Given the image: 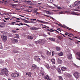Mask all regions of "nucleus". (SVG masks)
I'll return each instance as SVG.
<instances>
[{"label": "nucleus", "mask_w": 80, "mask_h": 80, "mask_svg": "<svg viewBox=\"0 0 80 80\" xmlns=\"http://www.w3.org/2000/svg\"><path fill=\"white\" fill-rule=\"evenodd\" d=\"M8 71L7 69H1L0 75H4L5 74L6 76H8Z\"/></svg>", "instance_id": "1"}, {"label": "nucleus", "mask_w": 80, "mask_h": 80, "mask_svg": "<svg viewBox=\"0 0 80 80\" xmlns=\"http://www.w3.org/2000/svg\"><path fill=\"white\" fill-rule=\"evenodd\" d=\"M40 73L41 75L42 76V77H43V78H46L48 80H50V78H49L48 75L45 76V75L44 74V72H43L41 71L40 72Z\"/></svg>", "instance_id": "2"}, {"label": "nucleus", "mask_w": 80, "mask_h": 80, "mask_svg": "<svg viewBox=\"0 0 80 80\" xmlns=\"http://www.w3.org/2000/svg\"><path fill=\"white\" fill-rule=\"evenodd\" d=\"M76 78L78 79L80 78V74L78 72H75L73 74Z\"/></svg>", "instance_id": "3"}, {"label": "nucleus", "mask_w": 80, "mask_h": 80, "mask_svg": "<svg viewBox=\"0 0 80 80\" xmlns=\"http://www.w3.org/2000/svg\"><path fill=\"white\" fill-rule=\"evenodd\" d=\"M34 59L37 62L38 61H39V62H40L41 59L39 58V56H37L35 57Z\"/></svg>", "instance_id": "4"}, {"label": "nucleus", "mask_w": 80, "mask_h": 80, "mask_svg": "<svg viewBox=\"0 0 80 80\" xmlns=\"http://www.w3.org/2000/svg\"><path fill=\"white\" fill-rule=\"evenodd\" d=\"M11 41L13 43H17V42H18V40L15 39H11Z\"/></svg>", "instance_id": "5"}, {"label": "nucleus", "mask_w": 80, "mask_h": 80, "mask_svg": "<svg viewBox=\"0 0 80 80\" xmlns=\"http://www.w3.org/2000/svg\"><path fill=\"white\" fill-rule=\"evenodd\" d=\"M80 3V1H77L74 3V6H78Z\"/></svg>", "instance_id": "6"}, {"label": "nucleus", "mask_w": 80, "mask_h": 80, "mask_svg": "<svg viewBox=\"0 0 80 80\" xmlns=\"http://www.w3.org/2000/svg\"><path fill=\"white\" fill-rule=\"evenodd\" d=\"M30 29L31 30H39V29H41V28H36V27H32V28H31Z\"/></svg>", "instance_id": "7"}, {"label": "nucleus", "mask_w": 80, "mask_h": 80, "mask_svg": "<svg viewBox=\"0 0 80 80\" xmlns=\"http://www.w3.org/2000/svg\"><path fill=\"white\" fill-rule=\"evenodd\" d=\"M7 36H3L2 38V40L4 42H7Z\"/></svg>", "instance_id": "8"}, {"label": "nucleus", "mask_w": 80, "mask_h": 80, "mask_svg": "<svg viewBox=\"0 0 80 80\" xmlns=\"http://www.w3.org/2000/svg\"><path fill=\"white\" fill-rule=\"evenodd\" d=\"M76 55H78V57H79V58L76 57V58H77V59H78V60H80V52H77L76 53Z\"/></svg>", "instance_id": "9"}, {"label": "nucleus", "mask_w": 80, "mask_h": 80, "mask_svg": "<svg viewBox=\"0 0 80 80\" xmlns=\"http://www.w3.org/2000/svg\"><path fill=\"white\" fill-rule=\"evenodd\" d=\"M49 40H51V41H52V42H54L55 40V38H48Z\"/></svg>", "instance_id": "10"}, {"label": "nucleus", "mask_w": 80, "mask_h": 80, "mask_svg": "<svg viewBox=\"0 0 80 80\" xmlns=\"http://www.w3.org/2000/svg\"><path fill=\"white\" fill-rule=\"evenodd\" d=\"M58 62L59 64H61L62 63V61L59 58L58 59Z\"/></svg>", "instance_id": "11"}, {"label": "nucleus", "mask_w": 80, "mask_h": 80, "mask_svg": "<svg viewBox=\"0 0 80 80\" xmlns=\"http://www.w3.org/2000/svg\"><path fill=\"white\" fill-rule=\"evenodd\" d=\"M61 70L62 71H65L66 70H67V68L65 67H62L61 68Z\"/></svg>", "instance_id": "12"}, {"label": "nucleus", "mask_w": 80, "mask_h": 80, "mask_svg": "<svg viewBox=\"0 0 80 80\" xmlns=\"http://www.w3.org/2000/svg\"><path fill=\"white\" fill-rule=\"evenodd\" d=\"M36 68H37V66H36L35 64H33L32 68V70H35Z\"/></svg>", "instance_id": "13"}, {"label": "nucleus", "mask_w": 80, "mask_h": 80, "mask_svg": "<svg viewBox=\"0 0 80 80\" xmlns=\"http://www.w3.org/2000/svg\"><path fill=\"white\" fill-rule=\"evenodd\" d=\"M72 57V54H68V58H69V59H71Z\"/></svg>", "instance_id": "14"}, {"label": "nucleus", "mask_w": 80, "mask_h": 80, "mask_svg": "<svg viewBox=\"0 0 80 80\" xmlns=\"http://www.w3.org/2000/svg\"><path fill=\"white\" fill-rule=\"evenodd\" d=\"M40 43H45V40L44 39L40 40Z\"/></svg>", "instance_id": "15"}, {"label": "nucleus", "mask_w": 80, "mask_h": 80, "mask_svg": "<svg viewBox=\"0 0 80 80\" xmlns=\"http://www.w3.org/2000/svg\"><path fill=\"white\" fill-rule=\"evenodd\" d=\"M67 12L66 11H61L60 12H59V14H62V13H67Z\"/></svg>", "instance_id": "16"}, {"label": "nucleus", "mask_w": 80, "mask_h": 80, "mask_svg": "<svg viewBox=\"0 0 80 80\" xmlns=\"http://www.w3.org/2000/svg\"><path fill=\"white\" fill-rule=\"evenodd\" d=\"M26 75H28V77H31V75H32V73L30 72H27L26 74Z\"/></svg>", "instance_id": "17"}, {"label": "nucleus", "mask_w": 80, "mask_h": 80, "mask_svg": "<svg viewBox=\"0 0 80 80\" xmlns=\"http://www.w3.org/2000/svg\"><path fill=\"white\" fill-rule=\"evenodd\" d=\"M45 67H46L47 69H49L50 68L49 65H48V64H46L45 65Z\"/></svg>", "instance_id": "18"}, {"label": "nucleus", "mask_w": 80, "mask_h": 80, "mask_svg": "<svg viewBox=\"0 0 80 80\" xmlns=\"http://www.w3.org/2000/svg\"><path fill=\"white\" fill-rule=\"evenodd\" d=\"M37 20L38 22H40L41 23H47V22H44V21H41V20H39L38 19Z\"/></svg>", "instance_id": "19"}, {"label": "nucleus", "mask_w": 80, "mask_h": 80, "mask_svg": "<svg viewBox=\"0 0 80 80\" xmlns=\"http://www.w3.org/2000/svg\"><path fill=\"white\" fill-rule=\"evenodd\" d=\"M51 61L52 62L53 64H55V59H52Z\"/></svg>", "instance_id": "20"}, {"label": "nucleus", "mask_w": 80, "mask_h": 80, "mask_svg": "<svg viewBox=\"0 0 80 80\" xmlns=\"http://www.w3.org/2000/svg\"><path fill=\"white\" fill-rule=\"evenodd\" d=\"M14 78L15 77H18V76H19V74H18L16 73H14Z\"/></svg>", "instance_id": "21"}, {"label": "nucleus", "mask_w": 80, "mask_h": 80, "mask_svg": "<svg viewBox=\"0 0 80 80\" xmlns=\"http://www.w3.org/2000/svg\"><path fill=\"white\" fill-rule=\"evenodd\" d=\"M56 48L57 51H59L60 50V48L59 47H57Z\"/></svg>", "instance_id": "22"}, {"label": "nucleus", "mask_w": 80, "mask_h": 80, "mask_svg": "<svg viewBox=\"0 0 80 80\" xmlns=\"http://www.w3.org/2000/svg\"><path fill=\"white\" fill-rule=\"evenodd\" d=\"M15 35L16 36V37H14V38H19V35H18V34H15Z\"/></svg>", "instance_id": "23"}, {"label": "nucleus", "mask_w": 80, "mask_h": 80, "mask_svg": "<svg viewBox=\"0 0 80 80\" xmlns=\"http://www.w3.org/2000/svg\"><path fill=\"white\" fill-rule=\"evenodd\" d=\"M28 38H29V39H31V40H32V39H33V38L32 36H28Z\"/></svg>", "instance_id": "24"}, {"label": "nucleus", "mask_w": 80, "mask_h": 80, "mask_svg": "<svg viewBox=\"0 0 80 80\" xmlns=\"http://www.w3.org/2000/svg\"><path fill=\"white\" fill-rule=\"evenodd\" d=\"M34 13H36V15H40V13L37 11H34Z\"/></svg>", "instance_id": "25"}, {"label": "nucleus", "mask_w": 80, "mask_h": 80, "mask_svg": "<svg viewBox=\"0 0 80 80\" xmlns=\"http://www.w3.org/2000/svg\"><path fill=\"white\" fill-rule=\"evenodd\" d=\"M35 43H37V44H38V43H40V40H38L37 41L35 42Z\"/></svg>", "instance_id": "26"}, {"label": "nucleus", "mask_w": 80, "mask_h": 80, "mask_svg": "<svg viewBox=\"0 0 80 80\" xmlns=\"http://www.w3.org/2000/svg\"><path fill=\"white\" fill-rule=\"evenodd\" d=\"M14 23H16V22H12L11 23H9L10 25H14L15 24Z\"/></svg>", "instance_id": "27"}, {"label": "nucleus", "mask_w": 80, "mask_h": 80, "mask_svg": "<svg viewBox=\"0 0 80 80\" xmlns=\"http://www.w3.org/2000/svg\"><path fill=\"white\" fill-rule=\"evenodd\" d=\"M58 55H59V56H62V55H63V53L61 52L60 53L58 54Z\"/></svg>", "instance_id": "28"}, {"label": "nucleus", "mask_w": 80, "mask_h": 80, "mask_svg": "<svg viewBox=\"0 0 80 80\" xmlns=\"http://www.w3.org/2000/svg\"><path fill=\"white\" fill-rule=\"evenodd\" d=\"M47 54L48 55H50V54H51V52L48 51H47Z\"/></svg>", "instance_id": "29"}, {"label": "nucleus", "mask_w": 80, "mask_h": 80, "mask_svg": "<svg viewBox=\"0 0 80 80\" xmlns=\"http://www.w3.org/2000/svg\"><path fill=\"white\" fill-rule=\"evenodd\" d=\"M48 13L49 15H52V12H51V11L50 10L48 11Z\"/></svg>", "instance_id": "30"}, {"label": "nucleus", "mask_w": 80, "mask_h": 80, "mask_svg": "<svg viewBox=\"0 0 80 80\" xmlns=\"http://www.w3.org/2000/svg\"><path fill=\"white\" fill-rule=\"evenodd\" d=\"M58 77L59 80H63V79H62V77L59 76Z\"/></svg>", "instance_id": "31"}, {"label": "nucleus", "mask_w": 80, "mask_h": 80, "mask_svg": "<svg viewBox=\"0 0 80 80\" xmlns=\"http://www.w3.org/2000/svg\"><path fill=\"white\" fill-rule=\"evenodd\" d=\"M48 2L49 3H52V2H53V1L52 0H48Z\"/></svg>", "instance_id": "32"}, {"label": "nucleus", "mask_w": 80, "mask_h": 80, "mask_svg": "<svg viewBox=\"0 0 80 80\" xmlns=\"http://www.w3.org/2000/svg\"><path fill=\"white\" fill-rule=\"evenodd\" d=\"M70 13H71V14H72V15H75V14L74 12H70Z\"/></svg>", "instance_id": "33"}, {"label": "nucleus", "mask_w": 80, "mask_h": 80, "mask_svg": "<svg viewBox=\"0 0 80 80\" xmlns=\"http://www.w3.org/2000/svg\"><path fill=\"white\" fill-rule=\"evenodd\" d=\"M14 73H13L11 74V76L12 77H14V78H15V76H14Z\"/></svg>", "instance_id": "34"}, {"label": "nucleus", "mask_w": 80, "mask_h": 80, "mask_svg": "<svg viewBox=\"0 0 80 80\" xmlns=\"http://www.w3.org/2000/svg\"><path fill=\"white\" fill-rule=\"evenodd\" d=\"M58 38L60 40H62V36H59L58 37Z\"/></svg>", "instance_id": "35"}, {"label": "nucleus", "mask_w": 80, "mask_h": 80, "mask_svg": "<svg viewBox=\"0 0 80 80\" xmlns=\"http://www.w3.org/2000/svg\"><path fill=\"white\" fill-rule=\"evenodd\" d=\"M38 8H34V10L35 11H38Z\"/></svg>", "instance_id": "36"}, {"label": "nucleus", "mask_w": 80, "mask_h": 80, "mask_svg": "<svg viewBox=\"0 0 80 80\" xmlns=\"http://www.w3.org/2000/svg\"><path fill=\"white\" fill-rule=\"evenodd\" d=\"M5 22H1V25H5Z\"/></svg>", "instance_id": "37"}, {"label": "nucleus", "mask_w": 80, "mask_h": 80, "mask_svg": "<svg viewBox=\"0 0 80 80\" xmlns=\"http://www.w3.org/2000/svg\"><path fill=\"white\" fill-rule=\"evenodd\" d=\"M50 67L51 68H52V70H54V68H53V66H50Z\"/></svg>", "instance_id": "38"}, {"label": "nucleus", "mask_w": 80, "mask_h": 80, "mask_svg": "<svg viewBox=\"0 0 80 80\" xmlns=\"http://www.w3.org/2000/svg\"><path fill=\"white\" fill-rule=\"evenodd\" d=\"M12 32H13V33H16V32H17V31H16L14 30H12Z\"/></svg>", "instance_id": "39"}, {"label": "nucleus", "mask_w": 80, "mask_h": 80, "mask_svg": "<svg viewBox=\"0 0 80 80\" xmlns=\"http://www.w3.org/2000/svg\"><path fill=\"white\" fill-rule=\"evenodd\" d=\"M13 52H14V53H18V51L14 50V51H13Z\"/></svg>", "instance_id": "40"}, {"label": "nucleus", "mask_w": 80, "mask_h": 80, "mask_svg": "<svg viewBox=\"0 0 80 80\" xmlns=\"http://www.w3.org/2000/svg\"><path fill=\"white\" fill-rule=\"evenodd\" d=\"M41 57H42V58H45V56H43V55H41Z\"/></svg>", "instance_id": "41"}, {"label": "nucleus", "mask_w": 80, "mask_h": 80, "mask_svg": "<svg viewBox=\"0 0 80 80\" xmlns=\"http://www.w3.org/2000/svg\"><path fill=\"white\" fill-rule=\"evenodd\" d=\"M57 9H59V10H60V9H62V8H60V7H58L57 8Z\"/></svg>", "instance_id": "42"}, {"label": "nucleus", "mask_w": 80, "mask_h": 80, "mask_svg": "<svg viewBox=\"0 0 80 80\" xmlns=\"http://www.w3.org/2000/svg\"><path fill=\"white\" fill-rule=\"evenodd\" d=\"M58 72H59V73H62V71H61V70L59 69H58Z\"/></svg>", "instance_id": "43"}, {"label": "nucleus", "mask_w": 80, "mask_h": 80, "mask_svg": "<svg viewBox=\"0 0 80 80\" xmlns=\"http://www.w3.org/2000/svg\"><path fill=\"white\" fill-rule=\"evenodd\" d=\"M53 68H54V70L55 69V68H56V66H55V65H53Z\"/></svg>", "instance_id": "44"}, {"label": "nucleus", "mask_w": 80, "mask_h": 80, "mask_svg": "<svg viewBox=\"0 0 80 80\" xmlns=\"http://www.w3.org/2000/svg\"><path fill=\"white\" fill-rule=\"evenodd\" d=\"M67 33L69 35H73V34L71 33H69L68 32H67Z\"/></svg>", "instance_id": "45"}, {"label": "nucleus", "mask_w": 80, "mask_h": 80, "mask_svg": "<svg viewBox=\"0 0 80 80\" xmlns=\"http://www.w3.org/2000/svg\"><path fill=\"white\" fill-rule=\"evenodd\" d=\"M1 48L2 49L3 48V46H2V44H1Z\"/></svg>", "instance_id": "46"}, {"label": "nucleus", "mask_w": 80, "mask_h": 80, "mask_svg": "<svg viewBox=\"0 0 80 80\" xmlns=\"http://www.w3.org/2000/svg\"><path fill=\"white\" fill-rule=\"evenodd\" d=\"M15 25H18V26H20V24H16Z\"/></svg>", "instance_id": "47"}, {"label": "nucleus", "mask_w": 80, "mask_h": 80, "mask_svg": "<svg viewBox=\"0 0 80 80\" xmlns=\"http://www.w3.org/2000/svg\"><path fill=\"white\" fill-rule=\"evenodd\" d=\"M1 33H2V34H4V31H1Z\"/></svg>", "instance_id": "48"}, {"label": "nucleus", "mask_w": 80, "mask_h": 80, "mask_svg": "<svg viewBox=\"0 0 80 80\" xmlns=\"http://www.w3.org/2000/svg\"><path fill=\"white\" fill-rule=\"evenodd\" d=\"M28 7H29V8H33V7L31 6H28Z\"/></svg>", "instance_id": "49"}, {"label": "nucleus", "mask_w": 80, "mask_h": 80, "mask_svg": "<svg viewBox=\"0 0 80 80\" xmlns=\"http://www.w3.org/2000/svg\"><path fill=\"white\" fill-rule=\"evenodd\" d=\"M67 27V29H68V30H70V28L68 27Z\"/></svg>", "instance_id": "50"}, {"label": "nucleus", "mask_w": 80, "mask_h": 80, "mask_svg": "<svg viewBox=\"0 0 80 80\" xmlns=\"http://www.w3.org/2000/svg\"><path fill=\"white\" fill-rule=\"evenodd\" d=\"M25 12H31V11L28 10H25Z\"/></svg>", "instance_id": "51"}, {"label": "nucleus", "mask_w": 80, "mask_h": 80, "mask_svg": "<svg viewBox=\"0 0 80 80\" xmlns=\"http://www.w3.org/2000/svg\"><path fill=\"white\" fill-rule=\"evenodd\" d=\"M27 19L28 20H30V18H27Z\"/></svg>", "instance_id": "52"}, {"label": "nucleus", "mask_w": 80, "mask_h": 80, "mask_svg": "<svg viewBox=\"0 0 80 80\" xmlns=\"http://www.w3.org/2000/svg\"><path fill=\"white\" fill-rule=\"evenodd\" d=\"M53 5H54V7H57V5H56L55 4H53Z\"/></svg>", "instance_id": "53"}, {"label": "nucleus", "mask_w": 80, "mask_h": 80, "mask_svg": "<svg viewBox=\"0 0 80 80\" xmlns=\"http://www.w3.org/2000/svg\"><path fill=\"white\" fill-rule=\"evenodd\" d=\"M44 16H46V17H50V16H48V15H44Z\"/></svg>", "instance_id": "54"}, {"label": "nucleus", "mask_w": 80, "mask_h": 80, "mask_svg": "<svg viewBox=\"0 0 80 80\" xmlns=\"http://www.w3.org/2000/svg\"><path fill=\"white\" fill-rule=\"evenodd\" d=\"M11 5H12V6H15V4H11Z\"/></svg>", "instance_id": "55"}, {"label": "nucleus", "mask_w": 80, "mask_h": 80, "mask_svg": "<svg viewBox=\"0 0 80 80\" xmlns=\"http://www.w3.org/2000/svg\"><path fill=\"white\" fill-rule=\"evenodd\" d=\"M3 63V60H2L1 61V63Z\"/></svg>", "instance_id": "56"}, {"label": "nucleus", "mask_w": 80, "mask_h": 80, "mask_svg": "<svg viewBox=\"0 0 80 80\" xmlns=\"http://www.w3.org/2000/svg\"><path fill=\"white\" fill-rule=\"evenodd\" d=\"M49 7H50V8H52V9L54 8V7H52V6H49Z\"/></svg>", "instance_id": "57"}, {"label": "nucleus", "mask_w": 80, "mask_h": 80, "mask_svg": "<svg viewBox=\"0 0 80 80\" xmlns=\"http://www.w3.org/2000/svg\"><path fill=\"white\" fill-rule=\"evenodd\" d=\"M47 30L48 31H49V32H52V31L50 30V29H47Z\"/></svg>", "instance_id": "58"}, {"label": "nucleus", "mask_w": 80, "mask_h": 80, "mask_svg": "<svg viewBox=\"0 0 80 80\" xmlns=\"http://www.w3.org/2000/svg\"><path fill=\"white\" fill-rule=\"evenodd\" d=\"M65 27H63V26H62V27H63V28H66V27H66V26H64Z\"/></svg>", "instance_id": "59"}, {"label": "nucleus", "mask_w": 80, "mask_h": 80, "mask_svg": "<svg viewBox=\"0 0 80 80\" xmlns=\"http://www.w3.org/2000/svg\"><path fill=\"white\" fill-rule=\"evenodd\" d=\"M54 31H55L56 32H57L58 33H59V32H58V31H57L56 30H55Z\"/></svg>", "instance_id": "60"}, {"label": "nucleus", "mask_w": 80, "mask_h": 80, "mask_svg": "<svg viewBox=\"0 0 80 80\" xmlns=\"http://www.w3.org/2000/svg\"><path fill=\"white\" fill-rule=\"evenodd\" d=\"M16 19H17V20H20V19L18 18H16Z\"/></svg>", "instance_id": "61"}, {"label": "nucleus", "mask_w": 80, "mask_h": 80, "mask_svg": "<svg viewBox=\"0 0 80 80\" xmlns=\"http://www.w3.org/2000/svg\"><path fill=\"white\" fill-rule=\"evenodd\" d=\"M16 9L17 10H18V11L20 10V9H18V8H16Z\"/></svg>", "instance_id": "62"}, {"label": "nucleus", "mask_w": 80, "mask_h": 80, "mask_svg": "<svg viewBox=\"0 0 80 80\" xmlns=\"http://www.w3.org/2000/svg\"><path fill=\"white\" fill-rule=\"evenodd\" d=\"M25 22H26V23H31V22H29V21H27Z\"/></svg>", "instance_id": "63"}, {"label": "nucleus", "mask_w": 80, "mask_h": 80, "mask_svg": "<svg viewBox=\"0 0 80 80\" xmlns=\"http://www.w3.org/2000/svg\"><path fill=\"white\" fill-rule=\"evenodd\" d=\"M20 25H23V24L22 23H19Z\"/></svg>", "instance_id": "64"}]
</instances>
